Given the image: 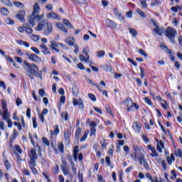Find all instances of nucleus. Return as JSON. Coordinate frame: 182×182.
I'll return each mask as SVG.
<instances>
[{"mask_svg":"<svg viewBox=\"0 0 182 182\" xmlns=\"http://www.w3.org/2000/svg\"><path fill=\"white\" fill-rule=\"evenodd\" d=\"M23 65L26 68V70L30 79L33 80V76H36V77H40L41 80H42V71H41L39 74L38 65L34 63L30 64L27 60L23 61Z\"/></svg>","mask_w":182,"mask_h":182,"instance_id":"nucleus-1","label":"nucleus"},{"mask_svg":"<svg viewBox=\"0 0 182 182\" xmlns=\"http://www.w3.org/2000/svg\"><path fill=\"white\" fill-rule=\"evenodd\" d=\"M39 11H41V9L39 8V4H38V3H36L33 6V12L28 18V22L30 25H31L32 28L35 26V21H42V19H43L45 16L44 14H41L39 16Z\"/></svg>","mask_w":182,"mask_h":182,"instance_id":"nucleus-2","label":"nucleus"},{"mask_svg":"<svg viewBox=\"0 0 182 182\" xmlns=\"http://www.w3.org/2000/svg\"><path fill=\"white\" fill-rule=\"evenodd\" d=\"M28 166L33 174H38V170L35 168L36 167V160L38 159V154H36V150L31 149L28 152Z\"/></svg>","mask_w":182,"mask_h":182,"instance_id":"nucleus-3","label":"nucleus"},{"mask_svg":"<svg viewBox=\"0 0 182 182\" xmlns=\"http://www.w3.org/2000/svg\"><path fill=\"white\" fill-rule=\"evenodd\" d=\"M46 31L44 32L45 35H49V33H52L53 26L52 23L48 22V20L44 19L43 21H41L38 26L36 27V31H41L46 27Z\"/></svg>","mask_w":182,"mask_h":182,"instance_id":"nucleus-4","label":"nucleus"},{"mask_svg":"<svg viewBox=\"0 0 182 182\" xmlns=\"http://www.w3.org/2000/svg\"><path fill=\"white\" fill-rule=\"evenodd\" d=\"M164 33L166 38H169L172 43H176V41L174 39L176 38V35H177V30L172 28L171 27H167L164 31Z\"/></svg>","mask_w":182,"mask_h":182,"instance_id":"nucleus-5","label":"nucleus"},{"mask_svg":"<svg viewBox=\"0 0 182 182\" xmlns=\"http://www.w3.org/2000/svg\"><path fill=\"white\" fill-rule=\"evenodd\" d=\"M82 53L79 55L80 60L81 62H85V63H90V65H92V61H90V55H89V53H90V50L89 49V46L85 47L82 49Z\"/></svg>","mask_w":182,"mask_h":182,"instance_id":"nucleus-6","label":"nucleus"},{"mask_svg":"<svg viewBox=\"0 0 182 182\" xmlns=\"http://www.w3.org/2000/svg\"><path fill=\"white\" fill-rule=\"evenodd\" d=\"M124 106L127 109V112H132L133 110H139V106L137 104L133 102V100L130 98H127L124 102Z\"/></svg>","mask_w":182,"mask_h":182,"instance_id":"nucleus-7","label":"nucleus"},{"mask_svg":"<svg viewBox=\"0 0 182 182\" xmlns=\"http://www.w3.org/2000/svg\"><path fill=\"white\" fill-rule=\"evenodd\" d=\"M1 106L3 109V119L4 120H9V117L11 114L8 112V105L6 104V101L2 100L1 101Z\"/></svg>","mask_w":182,"mask_h":182,"instance_id":"nucleus-8","label":"nucleus"},{"mask_svg":"<svg viewBox=\"0 0 182 182\" xmlns=\"http://www.w3.org/2000/svg\"><path fill=\"white\" fill-rule=\"evenodd\" d=\"M137 159L139 164H141V166H144V168H146V170L150 169V167L149 166V163H147V161L144 159V154L139 155Z\"/></svg>","mask_w":182,"mask_h":182,"instance_id":"nucleus-9","label":"nucleus"},{"mask_svg":"<svg viewBox=\"0 0 182 182\" xmlns=\"http://www.w3.org/2000/svg\"><path fill=\"white\" fill-rule=\"evenodd\" d=\"M26 55L28 56L29 60H32V62H35L36 63H40V62H42V59L36 55V54H29L26 53Z\"/></svg>","mask_w":182,"mask_h":182,"instance_id":"nucleus-10","label":"nucleus"},{"mask_svg":"<svg viewBox=\"0 0 182 182\" xmlns=\"http://www.w3.org/2000/svg\"><path fill=\"white\" fill-rule=\"evenodd\" d=\"M73 103L74 106H78L80 110H83L85 107V104L83 103V100H82V98H80L78 100L76 98H74L73 100Z\"/></svg>","mask_w":182,"mask_h":182,"instance_id":"nucleus-11","label":"nucleus"},{"mask_svg":"<svg viewBox=\"0 0 182 182\" xmlns=\"http://www.w3.org/2000/svg\"><path fill=\"white\" fill-rule=\"evenodd\" d=\"M60 168L64 174V176H69L70 174L69 173V168L68 167V164L66 163V161L63 160L62 164L60 166Z\"/></svg>","mask_w":182,"mask_h":182,"instance_id":"nucleus-12","label":"nucleus"},{"mask_svg":"<svg viewBox=\"0 0 182 182\" xmlns=\"http://www.w3.org/2000/svg\"><path fill=\"white\" fill-rule=\"evenodd\" d=\"M134 154L136 156H140L141 154H143V152L144 150H143V148L141 146H134Z\"/></svg>","mask_w":182,"mask_h":182,"instance_id":"nucleus-13","label":"nucleus"},{"mask_svg":"<svg viewBox=\"0 0 182 182\" xmlns=\"http://www.w3.org/2000/svg\"><path fill=\"white\" fill-rule=\"evenodd\" d=\"M105 22L107 26H109V28H117V24L110 19H107Z\"/></svg>","mask_w":182,"mask_h":182,"instance_id":"nucleus-14","label":"nucleus"},{"mask_svg":"<svg viewBox=\"0 0 182 182\" xmlns=\"http://www.w3.org/2000/svg\"><path fill=\"white\" fill-rule=\"evenodd\" d=\"M156 141L158 142L157 145H156V149L158 150V151H159V153H162V150L161 149H164V144L163 143V141L160 140L159 141V140H156Z\"/></svg>","mask_w":182,"mask_h":182,"instance_id":"nucleus-15","label":"nucleus"},{"mask_svg":"<svg viewBox=\"0 0 182 182\" xmlns=\"http://www.w3.org/2000/svg\"><path fill=\"white\" fill-rule=\"evenodd\" d=\"M49 48H50V49H55L56 48H59V43L51 40L50 41V44L48 45Z\"/></svg>","mask_w":182,"mask_h":182,"instance_id":"nucleus-16","label":"nucleus"},{"mask_svg":"<svg viewBox=\"0 0 182 182\" xmlns=\"http://www.w3.org/2000/svg\"><path fill=\"white\" fill-rule=\"evenodd\" d=\"M65 42L69 45V46H73L75 45V38L73 37H68Z\"/></svg>","mask_w":182,"mask_h":182,"instance_id":"nucleus-17","label":"nucleus"},{"mask_svg":"<svg viewBox=\"0 0 182 182\" xmlns=\"http://www.w3.org/2000/svg\"><path fill=\"white\" fill-rule=\"evenodd\" d=\"M133 128L138 133H140V129H141V125H140V124H139V122H134L133 124Z\"/></svg>","mask_w":182,"mask_h":182,"instance_id":"nucleus-18","label":"nucleus"},{"mask_svg":"<svg viewBox=\"0 0 182 182\" xmlns=\"http://www.w3.org/2000/svg\"><path fill=\"white\" fill-rule=\"evenodd\" d=\"M25 16V11H20L16 16V18L18 19L19 21H23V17Z\"/></svg>","mask_w":182,"mask_h":182,"instance_id":"nucleus-19","label":"nucleus"},{"mask_svg":"<svg viewBox=\"0 0 182 182\" xmlns=\"http://www.w3.org/2000/svg\"><path fill=\"white\" fill-rule=\"evenodd\" d=\"M56 26L60 29V31H62L63 32H65V33H68V28H65V26H63V23H56Z\"/></svg>","mask_w":182,"mask_h":182,"instance_id":"nucleus-20","label":"nucleus"},{"mask_svg":"<svg viewBox=\"0 0 182 182\" xmlns=\"http://www.w3.org/2000/svg\"><path fill=\"white\" fill-rule=\"evenodd\" d=\"M77 153H79V146H76L73 149V157H74L75 161H77Z\"/></svg>","mask_w":182,"mask_h":182,"instance_id":"nucleus-21","label":"nucleus"},{"mask_svg":"<svg viewBox=\"0 0 182 182\" xmlns=\"http://www.w3.org/2000/svg\"><path fill=\"white\" fill-rule=\"evenodd\" d=\"M69 136H70V134H69V131H65L64 132V139L67 144H69Z\"/></svg>","mask_w":182,"mask_h":182,"instance_id":"nucleus-22","label":"nucleus"},{"mask_svg":"<svg viewBox=\"0 0 182 182\" xmlns=\"http://www.w3.org/2000/svg\"><path fill=\"white\" fill-rule=\"evenodd\" d=\"M18 134V131L16 129H14L13 133L11 134V137H10V141L15 140Z\"/></svg>","mask_w":182,"mask_h":182,"instance_id":"nucleus-23","label":"nucleus"},{"mask_svg":"<svg viewBox=\"0 0 182 182\" xmlns=\"http://www.w3.org/2000/svg\"><path fill=\"white\" fill-rule=\"evenodd\" d=\"M4 166L7 170V171H9V170H11V164L9 163V161H8V159L6 158L4 160Z\"/></svg>","mask_w":182,"mask_h":182,"instance_id":"nucleus-24","label":"nucleus"},{"mask_svg":"<svg viewBox=\"0 0 182 182\" xmlns=\"http://www.w3.org/2000/svg\"><path fill=\"white\" fill-rule=\"evenodd\" d=\"M129 31L133 38H136L137 36V31H136V29L129 27Z\"/></svg>","mask_w":182,"mask_h":182,"instance_id":"nucleus-25","label":"nucleus"},{"mask_svg":"<svg viewBox=\"0 0 182 182\" xmlns=\"http://www.w3.org/2000/svg\"><path fill=\"white\" fill-rule=\"evenodd\" d=\"M73 96H77L79 95V88L76 85L73 86Z\"/></svg>","mask_w":182,"mask_h":182,"instance_id":"nucleus-26","label":"nucleus"},{"mask_svg":"<svg viewBox=\"0 0 182 182\" xmlns=\"http://www.w3.org/2000/svg\"><path fill=\"white\" fill-rule=\"evenodd\" d=\"M47 18L48 19H50V18H53V19H58V14L55 13H49L46 15Z\"/></svg>","mask_w":182,"mask_h":182,"instance_id":"nucleus-27","label":"nucleus"},{"mask_svg":"<svg viewBox=\"0 0 182 182\" xmlns=\"http://www.w3.org/2000/svg\"><path fill=\"white\" fill-rule=\"evenodd\" d=\"M59 133V126L58 125H55L54 126V132L50 130V134L52 135H56V134H58Z\"/></svg>","mask_w":182,"mask_h":182,"instance_id":"nucleus-28","label":"nucleus"},{"mask_svg":"<svg viewBox=\"0 0 182 182\" xmlns=\"http://www.w3.org/2000/svg\"><path fill=\"white\" fill-rule=\"evenodd\" d=\"M0 12H1V15H4V16H8V14H9V11H8V9H6L5 8H1L0 10Z\"/></svg>","mask_w":182,"mask_h":182,"instance_id":"nucleus-29","label":"nucleus"},{"mask_svg":"<svg viewBox=\"0 0 182 182\" xmlns=\"http://www.w3.org/2000/svg\"><path fill=\"white\" fill-rule=\"evenodd\" d=\"M105 163L107 164V166L111 167V168H113V166H112V162L110 161V157L106 156Z\"/></svg>","mask_w":182,"mask_h":182,"instance_id":"nucleus-30","label":"nucleus"},{"mask_svg":"<svg viewBox=\"0 0 182 182\" xmlns=\"http://www.w3.org/2000/svg\"><path fill=\"white\" fill-rule=\"evenodd\" d=\"M63 23H64V25H65L67 27H68L70 29V28H72V23H70V21H69L67 19H63Z\"/></svg>","mask_w":182,"mask_h":182,"instance_id":"nucleus-31","label":"nucleus"},{"mask_svg":"<svg viewBox=\"0 0 182 182\" xmlns=\"http://www.w3.org/2000/svg\"><path fill=\"white\" fill-rule=\"evenodd\" d=\"M80 133H82V129H80V128H77V130L75 131V139H78L79 137H80Z\"/></svg>","mask_w":182,"mask_h":182,"instance_id":"nucleus-32","label":"nucleus"},{"mask_svg":"<svg viewBox=\"0 0 182 182\" xmlns=\"http://www.w3.org/2000/svg\"><path fill=\"white\" fill-rule=\"evenodd\" d=\"M89 83H90V85H92V86H95L97 87V89H98V90H100V92H103V90L102 89H100V86H99V84H95L93 83V81H92L91 80H88Z\"/></svg>","mask_w":182,"mask_h":182,"instance_id":"nucleus-33","label":"nucleus"},{"mask_svg":"<svg viewBox=\"0 0 182 182\" xmlns=\"http://www.w3.org/2000/svg\"><path fill=\"white\" fill-rule=\"evenodd\" d=\"M4 5H6V6H12V2L11 0H0Z\"/></svg>","mask_w":182,"mask_h":182,"instance_id":"nucleus-34","label":"nucleus"},{"mask_svg":"<svg viewBox=\"0 0 182 182\" xmlns=\"http://www.w3.org/2000/svg\"><path fill=\"white\" fill-rule=\"evenodd\" d=\"M155 33L156 35H159L161 36V35H163V31L160 30V28L159 27H156L154 29Z\"/></svg>","mask_w":182,"mask_h":182,"instance_id":"nucleus-35","label":"nucleus"},{"mask_svg":"<svg viewBox=\"0 0 182 182\" xmlns=\"http://www.w3.org/2000/svg\"><path fill=\"white\" fill-rule=\"evenodd\" d=\"M31 38L35 42H38V41L40 39V37L38 35L33 34L31 36Z\"/></svg>","mask_w":182,"mask_h":182,"instance_id":"nucleus-36","label":"nucleus"},{"mask_svg":"<svg viewBox=\"0 0 182 182\" xmlns=\"http://www.w3.org/2000/svg\"><path fill=\"white\" fill-rule=\"evenodd\" d=\"M24 31L26 33H28V35H31L33 32V30L29 27H24Z\"/></svg>","mask_w":182,"mask_h":182,"instance_id":"nucleus-37","label":"nucleus"},{"mask_svg":"<svg viewBox=\"0 0 182 182\" xmlns=\"http://www.w3.org/2000/svg\"><path fill=\"white\" fill-rule=\"evenodd\" d=\"M136 12H137L139 14V15L142 16V18H146V14H144V12H143L141 10H140V9H136Z\"/></svg>","mask_w":182,"mask_h":182,"instance_id":"nucleus-38","label":"nucleus"},{"mask_svg":"<svg viewBox=\"0 0 182 182\" xmlns=\"http://www.w3.org/2000/svg\"><path fill=\"white\" fill-rule=\"evenodd\" d=\"M175 156H176V157H182L181 149H178L177 151H175Z\"/></svg>","mask_w":182,"mask_h":182,"instance_id":"nucleus-39","label":"nucleus"},{"mask_svg":"<svg viewBox=\"0 0 182 182\" xmlns=\"http://www.w3.org/2000/svg\"><path fill=\"white\" fill-rule=\"evenodd\" d=\"M88 97L90 99V100H92V102H96L97 99H96V96H95V95L92 94V93H89L88 94Z\"/></svg>","mask_w":182,"mask_h":182,"instance_id":"nucleus-40","label":"nucleus"},{"mask_svg":"<svg viewBox=\"0 0 182 182\" xmlns=\"http://www.w3.org/2000/svg\"><path fill=\"white\" fill-rule=\"evenodd\" d=\"M178 9H181V7H180V6H176L171 8V11L175 13H177Z\"/></svg>","mask_w":182,"mask_h":182,"instance_id":"nucleus-41","label":"nucleus"},{"mask_svg":"<svg viewBox=\"0 0 182 182\" xmlns=\"http://www.w3.org/2000/svg\"><path fill=\"white\" fill-rule=\"evenodd\" d=\"M5 23L6 25H14V21L11 18H6Z\"/></svg>","mask_w":182,"mask_h":182,"instance_id":"nucleus-42","label":"nucleus"},{"mask_svg":"<svg viewBox=\"0 0 182 182\" xmlns=\"http://www.w3.org/2000/svg\"><path fill=\"white\" fill-rule=\"evenodd\" d=\"M14 148L16 150V151H18V153H19L20 154H22V149L19 145H15Z\"/></svg>","mask_w":182,"mask_h":182,"instance_id":"nucleus-43","label":"nucleus"},{"mask_svg":"<svg viewBox=\"0 0 182 182\" xmlns=\"http://www.w3.org/2000/svg\"><path fill=\"white\" fill-rule=\"evenodd\" d=\"M97 56L98 58H103V56H105V51H103V50L98 51L97 53Z\"/></svg>","mask_w":182,"mask_h":182,"instance_id":"nucleus-44","label":"nucleus"},{"mask_svg":"<svg viewBox=\"0 0 182 182\" xmlns=\"http://www.w3.org/2000/svg\"><path fill=\"white\" fill-rule=\"evenodd\" d=\"M74 1L79 4V5H85L86 4V0H74Z\"/></svg>","mask_w":182,"mask_h":182,"instance_id":"nucleus-45","label":"nucleus"},{"mask_svg":"<svg viewBox=\"0 0 182 182\" xmlns=\"http://www.w3.org/2000/svg\"><path fill=\"white\" fill-rule=\"evenodd\" d=\"M160 47L162 48V49H165L166 50V52H168V53H170L171 51L170 50V49H168V48L165 46L164 44H161Z\"/></svg>","mask_w":182,"mask_h":182,"instance_id":"nucleus-46","label":"nucleus"},{"mask_svg":"<svg viewBox=\"0 0 182 182\" xmlns=\"http://www.w3.org/2000/svg\"><path fill=\"white\" fill-rule=\"evenodd\" d=\"M151 153H152V154H151V157H159V154L156 153V149L152 150Z\"/></svg>","mask_w":182,"mask_h":182,"instance_id":"nucleus-47","label":"nucleus"},{"mask_svg":"<svg viewBox=\"0 0 182 182\" xmlns=\"http://www.w3.org/2000/svg\"><path fill=\"white\" fill-rule=\"evenodd\" d=\"M0 87H2L4 90H6V85H5V82L0 81Z\"/></svg>","mask_w":182,"mask_h":182,"instance_id":"nucleus-48","label":"nucleus"},{"mask_svg":"<svg viewBox=\"0 0 182 182\" xmlns=\"http://www.w3.org/2000/svg\"><path fill=\"white\" fill-rule=\"evenodd\" d=\"M61 117H65V121L69 120V117H68V112H63V113L61 114Z\"/></svg>","mask_w":182,"mask_h":182,"instance_id":"nucleus-49","label":"nucleus"},{"mask_svg":"<svg viewBox=\"0 0 182 182\" xmlns=\"http://www.w3.org/2000/svg\"><path fill=\"white\" fill-rule=\"evenodd\" d=\"M77 68H78V69H80V70H85V66L83 65V64L82 63H79L77 65Z\"/></svg>","mask_w":182,"mask_h":182,"instance_id":"nucleus-50","label":"nucleus"},{"mask_svg":"<svg viewBox=\"0 0 182 182\" xmlns=\"http://www.w3.org/2000/svg\"><path fill=\"white\" fill-rule=\"evenodd\" d=\"M14 124L18 127V130H22V126L21 125V123L15 122H14Z\"/></svg>","mask_w":182,"mask_h":182,"instance_id":"nucleus-51","label":"nucleus"},{"mask_svg":"<svg viewBox=\"0 0 182 182\" xmlns=\"http://www.w3.org/2000/svg\"><path fill=\"white\" fill-rule=\"evenodd\" d=\"M105 109L107 110V112L111 114V116H113V113L112 112V109H110V107H109V105H106Z\"/></svg>","mask_w":182,"mask_h":182,"instance_id":"nucleus-52","label":"nucleus"},{"mask_svg":"<svg viewBox=\"0 0 182 182\" xmlns=\"http://www.w3.org/2000/svg\"><path fill=\"white\" fill-rule=\"evenodd\" d=\"M96 134V128L92 127L90 129V136H95Z\"/></svg>","mask_w":182,"mask_h":182,"instance_id":"nucleus-53","label":"nucleus"},{"mask_svg":"<svg viewBox=\"0 0 182 182\" xmlns=\"http://www.w3.org/2000/svg\"><path fill=\"white\" fill-rule=\"evenodd\" d=\"M58 149H59L60 153H63L64 146H63V143H60V144H58Z\"/></svg>","mask_w":182,"mask_h":182,"instance_id":"nucleus-54","label":"nucleus"},{"mask_svg":"<svg viewBox=\"0 0 182 182\" xmlns=\"http://www.w3.org/2000/svg\"><path fill=\"white\" fill-rule=\"evenodd\" d=\"M33 127L34 129H36V127H38V124L36 123V119L35 117H33Z\"/></svg>","mask_w":182,"mask_h":182,"instance_id":"nucleus-55","label":"nucleus"},{"mask_svg":"<svg viewBox=\"0 0 182 182\" xmlns=\"http://www.w3.org/2000/svg\"><path fill=\"white\" fill-rule=\"evenodd\" d=\"M78 178L80 182H83V174L80 171L78 172Z\"/></svg>","mask_w":182,"mask_h":182,"instance_id":"nucleus-56","label":"nucleus"},{"mask_svg":"<svg viewBox=\"0 0 182 182\" xmlns=\"http://www.w3.org/2000/svg\"><path fill=\"white\" fill-rule=\"evenodd\" d=\"M74 53H76V55H77V53H79V46L74 45Z\"/></svg>","mask_w":182,"mask_h":182,"instance_id":"nucleus-57","label":"nucleus"},{"mask_svg":"<svg viewBox=\"0 0 182 182\" xmlns=\"http://www.w3.org/2000/svg\"><path fill=\"white\" fill-rule=\"evenodd\" d=\"M16 106H21V105H22V100H21L20 98H17L16 101Z\"/></svg>","mask_w":182,"mask_h":182,"instance_id":"nucleus-58","label":"nucleus"},{"mask_svg":"<svg viewBox=\"0 0 182 182\" xmlns=\"http://www.w3.org/2000/svg\"><path fill=\"white\" fill-rule=\"evenodd\" d=\"M31 50H33V52H35V53H37L38 55H39L40 53L39 50L36 47H31Z\"/></svg>","mask_w":182,"mask_h":182,"instance_id":"nucleus-59","label":"nucleus"},{"mask_svg":"<svg viewBox=\"0 0 182 182\" xmlns=\"http://www.w3.org/2000/svg\"><path fill=\"white\" fill-rule=\"evenodd\" d=\"M105 70H106L107 72H109L110 70H112V67L110 65H104Z\"/></svg>","mask_w":182,"mask_h":182,"instance_id":"nucleus-60","label":"nucleus"},{"mask_svg":"<svg viewBox=\"0 0 182 182\" xmlns=\"http://www.w3.org/2000/svg\"><path fill=\"white\" fill-rule=\"evenodd\" d=\"M139 53L140 55H143L144 58H147V54L146 53V52L144 51L143 49H139Z\"/></svg>","mask_w":182,"mask_h":182,"instance_id":"nucleus-61","label":"nucleus"},{"mask_svg":"<svg viewBox=\"0 0 182 182\" xmlns=\"http://www.w3.org/2000/svg\"><path fill=\"white\" fill-rule=\"evenodd\" d=\"M144 100L147 105H149L150 106H151V100H150L149 97H144Z\"/></svg>","mask_w":182,"mask_h":182,"instance_id":"nucleus-62","label":"nucleus"},{"mask_svg":"<svg viewBox=\"0 0 182 182\" xmlns=\"http://www.w3.org/2000/svg\"><path fill=\"white\" fill-rule=\"evenodd\" d=\"M43 141L44 144L49 146V140L48 139L43 137Z\"/></svg>","mask_w":182,"mask_h":182,"instance_id":"nucleus-63","label":"nucleus"},{"mask_svg":"<svg viewBox=\"0 0 182 182\" xmlns=\"http://www.w3.org/2000/svg\"><path fill=\"white\" fill-rule=\"evenodd\" d=\"M161 3L160 2V0H155L153 1L152 5L154 6V5H161Z\"/></svg>","mask_w":182,"mask_h":182,"instance_id":"nucleus-64","label":"nucleus"}]
</instances>
